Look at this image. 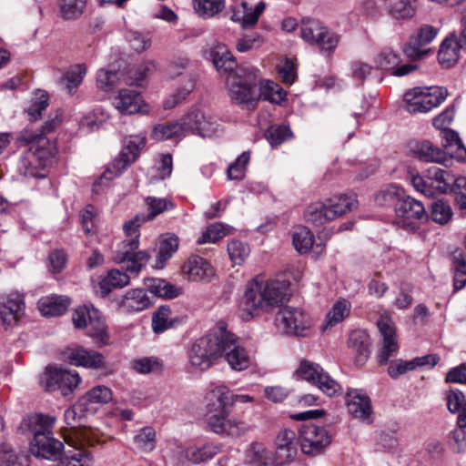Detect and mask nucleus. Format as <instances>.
I'll use <instances>...</instances> for the list:
<instances>
[{
    "instance_id": "obj_1",
    "label": "nucleus",
    "mask_w": 466,
    "mask_h": 466,
    "mask_svg": "<svg viewBox=\"0 0 466 466\" xmlns=\"http://www.w3.org/2000/svg\"><path fill=\"white\" fill-rule=\"evenodd\" d=\"M209 56L218 72L221 76H228L227 86L231 100L248 109H254L261 99L258 69L254 66H238L233 55L223 44L214 46Z\"/></svg>"
},
{
    "instance_id": "obj_2",
    "label": "nucleus",
    "mask_w": 466,
    "mask_h": 466,
    "mask_svg": "<svg viewBox=\"0 0 466 466\" xmlns=\"http://www.w3.org/2000/svg\"><path fill=\"white\" fill-rule=\"evenodd\" d=\"M289 286L279 280L252 281L240 302L241 318L249 320L260 311L269 312L289 300Z\"/></svg>"
},
{
    "instance_id": "obj_3",
    "label": "nucleus",
    "mask_w": 466,
    "mask_h": 466,
    "mask_svg": "<svg viewBox=\"0 0 466 466\" xmlns=\"http://www.w3.org/2000/svg\"><path fill=\"white\" fill-rule=\"evenodd\" d=\"M139 246L138 235L125 240L123 248L116 251L113 258L116 263H127L126 272L118 269H112L100 281L99 286L103 296H106L114 289L123 288L129 284L130 278L127 275L137 274L142 268L147 263L150 255L147 251H137Z\"/></svg>"
},
{
    "instance_id": "obj_4",
    "label": "nucleus",
    "mask_w": 466,
    "mask_h": 466,
    "mask_svg": "<svg viewBox=\"0 0 466 466\" xmlns=\"http://www.w3.org/2000/svg\"><path fill=\"white\" fill-rule=\"evenodd\" d=\"M54 422V418L43 414H34L22 420L20 429L30 431L34 435L31 441L34 456L48 460L60 458L64 444L53 437L51 428Z\"/></svg>"
},
{
    "instance_id": "obj_5",
    "label": "nucleus",
    "mask_w": 466,
    "mask_h": 466,
    "mask_svg": "<svg viewBox=\"0 0 466 466\" xmlns=\"http://www.w3.org/2000/svg\"><path fill=\"white\" fill-rule=\"evenodd\" d=\"M17 142L24 147L29 146V149L19 157L17 162V168L24 176L36 177L37 172L33 164L38 159L52 158L56 154V147L49 139L28 129L19 133Z\"/></svg>"
},
{
    "instance_id": "obj_6",
    "label": "nucleus",
    "mask_w": 466,
    "mask_h": 466,
    "mask_svg": "<svg viewBox=\"0 0 466 466\" xmlns=\"http://www.w3.org/2000/svg\"><path fill=\"white\" fill-rule=\"evenodd\" d=\"M223 327L199 338L192 345L189 353L190 365L199 370H207L221 357L220 342Z\"/></svg>"
},
{
    "instance_id": "obj_7",
    "label": "nucleus",
    "mask_w": 466,
    "mask_h": 466,
    "mask_svg": "<svg viewBox=\"0 0 466 466\" xmlns=\"http://www.w3.org/2000/svg\"><path fill=\"white\" fill-rule=\"evenodd\" d=\"M447 96V89L441 86L414 87L404 94V108L411 114L427 113L440 106Z\"/></svg>"
},
{
    "instance_id": "obj_8",
    "label": "nucleus",
    "mask_w": 466,
    "mask_h": 466,
    "mask_svg": "<svg viewBox=\"0 0 466 466\" xmlns=\"http://www.w3.org/2000/svg\"><path fill=\"white\" fill-rule=\"evenodd\" d=\"M296 375L314 385L329 397L341 393L340 385L317 363L303 360L296 370Z\"/></svg>"
},
{
    "instance_id": "obj_9",
    "label": "nucleus",
    "mask_w": 466,
    "mask_h": 466,
    "mask_svg": "<svg viewBox=\"0 0 466 466\" xmlns=\"http://www.w3.org/2000/svg\"><path fill=\"white\" fill-rule=\"evenodd\" d=\"M77 372L56 367H47L40 379V383L46 391L60 390L64 397H68L80 383Z\"/></svg>"
},
{
    "instance_id": "obj_10",
    "label": "nucleus",
    "mask_w": 466,
    "mask_h": 466,
    "mask_svg": "<svg viewBox=\"0 0 466 466\" xmlns=\"http://www.w3.org/2000/svg\"><path fill=\"white\" fill-rule=\"evenodd\" d=\"M86 413V404L81 399L65 411V421L75 430L76 438L79 441L80 445L94 446L98 442V439L95 431L84 427Z\"/></svg>"
},
{
    "instance_id": "obj_11",
    "label": "nucleus",
    "mask_w": 466,
    "mask_h": 466,
    "mask_svg": "<svg viewBox=\"0 0 466 466\" xmlns=\"http://www.w3.org/2000/svg\"><path fill=\"white\" fill-rule=\"evenodd\" d=\"M275 322L283 332L295 336H305L310 327L309 317L301 309L292 307L280 309Z\"/></svg>"
},
{
    "instance_id": "obj_12",
    "label": "nucleus",
    "mask_w": 466,
    "mask_h": 466,
    "mask_svg": "<svg viewBox=\"0 0 466 466\" xmlns=\"http://www.w3.org/2000/svg\"><path fill=\"white\" fill-rule=\"evenodd\" d=\"M301 451L308 455L321 453L331 442L328 431L315 424H305L299 429Z\"/></svg>"
},
{
    "instance_id": "obj_13",
    "label": "nucleus",
    "mask_w": 466,
    "mask_h": 466,
    "mask_svg": "<svg viewBox=\"0 0 466 466\" xmlns=\"http://www.w3.org/2000/svg\"><path fill=\"white\" fill-rule=\"evenodd\" d=\"M394 209V223L407 230L414 229L417 220L428 218L423 204L410 197L398 198Z\"/></svg>"
},
{
    "instance_id": "obj_14",
    "label": "nucleus",
    "mask_w": 466,
    "mask_h": 466,
    "mask_svg": "<svg viewBox=\"0 0 466 466\" xmlns=\"http://www.w3.org/2000/svg\"><path fill=\"white\" fill-rule=\"evenodd\" d=\"M220 344L221 357L225 356L232 370L241 371L249 367L250 359L246 350L238 344L235 335L225 328Z\"/></svg>"
},
{
    "instance_id": "obj_15",
    "label": "nucleus",
    "mask_w": 466,
    "mask_h": 466,
    "mask_svg": "<svg viewBox=\"0 0 466 466\" xmlns=\"http://www.w3.org/2000/svg\"><path fill=\"white\" fill-rule=\"evenodd\" d=\"M466 50V31H453L441 44L438 62L444 69L454 66L460 58V51Z\"/></svg>"
},
{
    "instance_id": "obj_16",
    "label": "nucleus",
    "mask_w": 466,
    "mask_h": 466,
    "mask_svg": "<svg viewBox=\"0 0 466 466\" xmlns=\"http://www.w3.org/2000/svg\"><path fill=\"white\" fill-rule=\"evenodd\" d=\"M186 131L197 133L201 137H211L218 130L219 124L216 117L206 115L198 108L190 109L183 117Z\"/></svg>"
},
{
    "instance_id": "obj_17",
    "label": "nucleus",
    "mask_w": 466,
    "mask_h": 466,
    "mask_svg": "<svg viewBox=\"0 0 466 466\" xmlns=\"http://www.w3.org/2000/svg\"><path fill=\"white\" fill-rule=\"evenodd\" d=\"M147 206V214H137L132 219L127 221L124 226V231L127 236L135 234L140 226L146 221L154 219L157 216L166 210L173 208V203L167 198H157L155 197H147L146 198Z\"/></svg>"
},
{
    "instance_id": "obj_18",
    "label": "nucleus",
    "mask_w": 466,
    "mask_h": 466,
    "mask_svg": "<svg viewBox=\"0 0 466 466\" xmlns=\"http://www.w3.org/2000/svg\"><path fill=\"white\" fill-rule=\"evenodd\" d=\"M145 144L146 138L144 137L134 136L127 137L124 140V147L119 156L114 159L108 171L119 175L137 160Z\"/></svg>"
},
{
    "instance_id": "obj_19",
    "label": "nucleus",
    "mask_w": 466,
    "mask_h": 466,
    "mask_svg": "<svg viewBox=\"0 0 466 466\" xmlns=\"http://www.w3.org/2000/svg\"><path fill=\"white\" fill-rule=\"evenodd\" d=\"M208 428L217 434L239 437L249 431V426L241 420L229 419L228 411H219L208 417Z\"/></svg>"
},
{
    "instance_id": "obj_20",
    "label": "nucleus",
    "mask_w": 466,
    "mask_h": 466,
    "mask_svg": "<svg viewBox=\"0 0 466 466\" xmlns=\"http://www.w3.org/2000/svg\"><path fill=\"white\" fill-rule=\"evenodd\" d=\"M377 326L383 337V345L378 355V360L380 365H384L398 350L395 328L391 317L386 313L380 315L377 320Z\"/></svg>"
},
{
    "instance_id": "obj_21",
    "label": "nucleus",
    "mask_w": 466,
    "mask_h": 466,
    "mask_svg": "<svg viewBox=\"0 0 466 466\" xmlns=\"http://www.w3.org/2000/svg\"><path fill=\"white\" fill-rule=\"evenodd\" d=\"M437 35V31H417L404 46L403 52L410 60H420L431 52L429 45Z\"/></svg>"
},
{
    "instance_id": "obj_22",
    "label": "nucleus",
    "mask_w": 466,
    "mask_h": 466,
    "mask_svg": "<svg viewBox=\"0 0 466 466\" xmlns=\"http://www.w3.org/2000/svg\"><path fill=\"white\" fill-rule=\"evenodd\" d=\"M113 106L122 115L148 112L141 95L135 90L121 89L114 98Z\"/></svg>"
},
{
    "instance_id": "obj_23",
    "label": "nucleus",
    "mask_w": 466,
    "mask_h": 466,
    "mask_svg": "<svg viewBox=\"0 0 466 466\" xmlns=\"http://www.w3.org/2000/svg\"><path fill=\"white\" fill-rule=\"evenodd\" d=\"M25 302L19 294L9 296L0 305V319L5 329L12 328L24 317Z\"/></svg>"
},
{
    "instance_id": "obj_24",
    "label": "nucleus",
    "mask_w": 466,
    "mask_h": 466,
    "mask_svg": "<svg viewBox=\"0 0 466 466\" xmlns=\"http://www.w3.org/2000/svg\"><path fill=\"white\" fill-rule=\"evenodd\" d=\"M370 338L368 333L361 329L353 330L348 340V348L354 355V362L358 366L366 363L370 355Z\"/></svg>"
},
{
    "instance_id": "obj_25",
    "label": "nucleus",
    "mask_w": 466,
    "mask_h": 466,
    "mask_svg": "<svg viewBox=\"0 0 466 466\" xmlns=\"http://www.w3.org/2000/svg\"><path fill=\"white\" fill-rule=\"evenodd\" d=\"M349 412L355 418L369 420L371 414L370 398L359 390H350L346 393Z\"/></svg>"
},
{
    "instance_id": "obj_26",
    "label": "nucleus",
    "mask_w": 466,
    "mask_h": 466,
    "mask_svg": "<svg viewBox=\"0 0 466 466\" xmlns=\"http://www.w3.org/2000/svg\"><path fill=\"white\" fill-rule=\"evenodd\" d=\"M183 272L193 281H210L214 276L212 266L203 258L190 257L183 265Z\"/></svg>"
},
{
    "instance_id": "obj_27",
    "label": "nucleus",
    "mask_w": 466,
    "mask_h": 466,
    "mask_svg": "<svg viewBox=\"0 0 466 466\" xmlns=\"http://www.w3.org/2000/svg\"><path fill=\"white\" fill-rule=\"evenodd\" d=\"M265 8L266 4L262 1L258 3L254 8L248 7L247 2H242L240 5L233 6L231 19L243 27L254 26Z\"/></svg>"
},
{
    "instance_id": "obj_28",
    "label": "nucleus",
    "mask_w": 466,
    "mask_h": 466,
    "mask_svg": "<svg viewBox=\"0 0 466 466\" xmlns=\"http://www.w3.org/2000/svg\"><path fill=\"white\" fill-rule=\"evenodd\" d=\"M296 433L291 430H283L277 436V458L280 463L290 461L297 455Z\"/></svg>"
},
{
    "instance_id": "obj_29",
    "label": "nucleus",
    "mask_w": 466,
    "mask_h": 466,
    "mask_svg": "<svg viewBox=\"0 0 466 466\" xmlns=\"http://www.w3.org/2000/svg\"><path fill=\"white\" fill-rule=\"evenodd\" d=\"M410 150L415 157L425 162L443 163L447 159L445 152L428 140L410 143Z\"/></svg>"
},
{
    "instance_id": "obj_30",
    "label": "nucleus",
    "mask_w": 466,
    "mask_h": 466,
    "mask_svg": "<svg viewBox=\"0 0 466 466\" xmlns=\"http://www.w3.org/2000/svg\"><path fill=\"white\" fill-rule=\"evenodd\" d=\"M301 38L311 46H316L321 51H331L339 42L334 31H300Z\"/></svg>"
},
{
    "instance_id": "obj_31",
    "label": "nucleus",
    "mask_w": 466,
    "mask_h": 466,
    "mask_svg": "<svg viewBox=\"0 0 466 466\" xmlns=\"http://www.w3.org/2000/svg\"><path fill=\"white\" fill-rule=\"evenodd\" d=\"M70 362L76 366H82L89 369H102L105 367V357L93 350L78 349L69 355Z\"/></svg>"
},
{
    "instance_id": "obj_32",
    "label": "nucleus",
    "mask_w": 466,
    "mask_h": 466,
    "mask_svg": "<svg viewBox=\"0 0 466 466\" xmlns=\"http://www.w3.org/2000/svg\"><path fill=\"white\" fill-rule=\"evenodd\" d=\"M86 329H87V335L93 338L97 345L104 346L108 344L109 335L107 329L97 309L93 308V312L89 316Z\"/></svg>"
},
{
    "instance_id": "obj_33",
    "label": "nucleus",
    "mask_w": 466,
    "mask_h": 466,
    "mask_svg": "<svg viewBox=\"0 0 466 466\" xmlns=\"http://www.w3.org/2000/svg\"><path fill=\"white\" fill-rule=\"evenodd\" d=\"M119 305L127 312L141 311L151 305V300L144 289H135L127 292Z\"/></svg>"
},
{
    "instance_id": "obj_34",
    "label": "nucleus",
    "mask_w": 466,
    "mask_h": 466,
    "mask_svg": "<svg viewBox=\"0 0 466 466\" xmlns=\"http://www.w3.org/2000/svg\"><path fill=\"white\" fill-rule=\"evenodd\" d=\"M328 212L333 213L334 220L357 208L358 201L354 195H339L327 199Z\"/></svg>"
},
{
    "instance_id": "obj_35",
    "label": "nucleus",
    "mask_w": 466,
    "mask_h": 466,
    "mask_svg": "<svg viewBox=\"0 0 466 466\" xmlns=\"http://www.w3.org/2000/svg\"><path fill=\"white\" fill-rule=\"evenodd\" d=\"M426 177L431 181V186L441 193L451 192V183L454 182V175L445 168L431 167L426 170Z\"/></svg>"
},
{
    "instance_id": "obj_36",
    "label": "nucleus",
    "mask_w": 466,
    "mask_h": 466,
    "mask_svg": "<svg viewBox=\"0 0 466 466\" xmlns=\"http://www.w3.org/2000/svg\"><path fill=\"white\" fill-rule=\"evenodd\" d=\"M390 15L397 20H407L416 13L417 0H381Z\"/></svg>"
},
{
    "instance_id": "obj_37",
    "label": "nucleus",
    "mask_w": 466,
    "mask_h": 466,
    "mask_svg": "<svg viewBox=\"0 0 466 466\" xmlns=\"http://www.w3.org/2000/svg\"><path fill=\"white\" fill-rule=\"evenodd\" d=\"M70 299L64 296L44 297L38 301V309L44 316L55 317L63 314L69 306Z\"/></svg>"
},
{
    "instance_id": "obj_38",
    "label": "nucleus",
    "mask_w": 466,
    "mask_h": 466,
    "mask_svg": "<svg viewBox=\"0 0 466 466\" xmlns=\"http://www.w3.org/2000/svg\"><path fill=\"white\" fill-rule=\"evenodd\" d=\"M87 0H58V16L66 21H75L82 16Z\"/></svg>"
},
{
    "instance_id": "obj_39",
    "label": "nucleus",
    "mask_w": 466,
    "mask_h": 466,
    "mask_svg": "<svg viewBox=\"0 0 466 466\" xmlns=\"http://www.w3.org/2000/svg\"><path fill=\"white\" fill-rule=\"evenodd\" d=\"M333 213L328 212L325 202H315L309 205L304 212L306 222L313 226H321L325 223L332 221L330 217Z\"/></svg>"
},
{
    "instance_id": "obj_40",
    "label": "nucleus",
    "mask_w": 466,
    "mask_h": 466,
    "mask_svg": "<svg viewBox=\"0 0 466 466\" xmlns=\"http://www.w3.org/2000/svg\"><path fill=\"white\" fill-rule=\"evenodd\" d=\"M146 285L152 294L164 299H174L181 293L180 289L162 279H147Z\"/></svg>"
},
{
    "instance_id": "obj_41",
    "label": "nucleus",
    "mask_w": 466,
    "mask_h": 466,
    "mask_svg": "<svg viewBox=\"0 0 466 466\" xmlns=\"http://www.w3.org/2000/svg\"><path fill=\"white\" fill-rule=\"evenodd\" d=\"M187 134L183 120L180 122H171L160 124L154 127L152 137L157 140H166L174 137H179Z\"/></svg>"
},
{
    "instance_id": "obj_42",
    "label": "nucleus",
    "mask_w": 466,
    "mask_h": 466,
    "mask_svg": "<svg viewBox=\"0 0 466 466\" xmlns=\"http://www.w3.org/2000/svg\"><path fill=\"white\" fill-rule=\"evenodd\" d=\"M258 91L261 92V99L276 104L283 101L287 95L279 84L269 80H262L259 76Z\"/></svg>"
},
{
    "instance_id": "obj_43",
    "label": "nucleus",
    "mask_w": 466,
    "mask_h": 466,
    "mask_svg": "<svg viewBox=\"0 0 466 466\" xmlns=\"http://www.w3.org/2000/svg\"><path fill=\"white\" fill-rule=\"evenodd\" d=\"M219 445L208 443L200 448L191 447L186 450L185 457L193 463L204 462L220 452Z\"/></svg>"
},
{
    "instance_id": "obj_44",
    "label": "nucleus",
    "mask_w": 466,
    "mask_h": 466,
    "mask_svg": "<svg viewBox=\"0 0 466 466\" xmlns=\"http://www.w3.org/2000/svg\"><path fill=\"white\" fill-rule=\"evenodd\" d=\"M125 76L119 69H100L96 76L97 87L106 92L111 91Z\"/></svg>"
},
{
    "instance_id": "obj_45",
    "label": "nucleus",
    "mask_w": 466,
    "mask_h": 466,
    "mask_svg": "<svg viewBox=\"0 0 466 466\" xmlns=\"http://www.w3.org/2000/svg\"><path fill=\"white\" fill-rule=\"evenodd\" d=\"M451 259L454 270V289L460 290L466 286V258L461 250H455Z\"/></svg>"
},
{
    "instance_id": "obj_46",
    "label": "nucleus",
    "mask_w": 466,
    "mask_h": 466,
    "mask_svg": "<svg viewBox=\"0 0 466 466\" xmlns=\"http://www.w3.org/2000/svg\"><path fill=\"white\" fill-rule=\"evenodd\" d=\"M196 13L204 18H210L222 12L225 0H194Z\"/></svg>"
},
{
    "instance_id": "obj_47",
    "label": "nucleus",
    "mask_w": 466,
    "mask_h": 466,
    "mask_svg": "<svg viewBox=\"0 0 466 466\" xmlns=\"http://www.w3.org/2000/svg\"><path fill=\"white\" fill-rule=\"evenodd\" d=\"M178 248V238L170 236L164 238L159 245L158 254L156 260V268H162L166 262L172 257Z\"/></svg>"
},
{
    "instance_id": "obj_48",
    "label": "nucleus",
    "mask_w": 466,
    "mask_h": 466,
    "mask_svg": "<svg viewBox=\"0 0 466 466\" xmlns=\"http://www.w3.org/2000/svg\"><path fill=\"white\" fill-rule=\"evenodd\" d=\"M194 86L195 80L191 75L186 76L185 84L182 86H179L174 94L165 99L163 106L166 109H171L175 107L177 105L180 104L187 98V96L193 90Z\"/></svg>"
},
{
    "instance_id": "obj_49",
    "label": "nucleus",
    "mask_w": 466,
    "mask_h": 466,
    "mask_svg": "<svg viewBox=\"0 0 466 466\" xmlns=\"http://www.w3.org/2000/svg\"><path fill=\"white\" fill-rule=\"evenodd\" d=\"M194 86L195 80L191 75L186 76L185 84L182 86H179L174 94L165 99L163 106L166 109H171L175 107L177 105L180 104L187 98V96L193 90Z\"/></svg>"
},
{
    "instance_id": "obj_50",
    "label": "nucleus",
    "mask_w": 466,
    "mask_h": 466,
    "mask_svg": "<svg viewBox=\"0 0 466 466\" xmlns=\"http://www.w3.org/2000/svg\"><path fill=\"white\" fill-rule=\"evenodd\" d=\"M194 86L195 80L191 75L186 76L185 84L182 86H179L174 94L165 99L163 106L166 109H171L175 107L177 105L180 104L187 98V96L193 90Z\"/></svg>"
},
{
    "instance_id": "obj_51",
    "label": "nucleus",
    "mask_w": 466,
    "mask_h": 466,
    "mask_svg": "<svg viewBox=\"0 0 466 466\" xmlns=\"http://www.w3.org/2000/svg\"><path fill=\"white\" fill-rule=\"evenodd\" d=\"M171 309L168 306H161L152 316V328L154 332L162 333L172 328L175 320L170 319Z\"/></svg>"
},
{
    "instance_id": "obj_52",
    "label": "nucleus",
    "mask_w": 466,
    "mask_h": 466,
    "mask_svg": "<svg viewBox=\"0 0 466 466\" xmlns=\"http://www.w3.org/2000/svg\"><path fill=\"white\" fill-rule=\"evenodd\" d=\"M264 42V36L257 31H247L238 37L236 44V49L242 53L248 52L259 48Z\"/></svg>"
},
{
    "instance_id": "obj_53",
    "label": "nucleus",
    "mask_w": 466,
    "mask_h": 466,
    "mask_svg": "<svg viewBox=\"0 0 466 466\" xmlns=\"http://www.w3.org/2000/svg\"><path fill=\"white\" fill-rule=\"evenodd\" d=\"M295 58L285 56L276 69L283 83L292 85L298 77V65Z\"/></svg>"
},
{
    "instance_id": "obj_54",
    "label": "nucleus",
    "mask_w": 466,
    "mask_h": 466,
    "mask_svg": "<svg viewBox=\"0 0 466 466\" xmlns=\"http://www.w3.org/2000/svg\"><path fill=\"white\" fill-rule=\"evenodd\" d=\"M350 311V304L345 300H339L334 304L330 311L327 315L326 324L322 329L325 330L329 327H333L341 322L346 317L349 316Z\"/></svg>"
},
{
    "instance_id": "obj_55",
    "label": "nucleus",
    "mask_w": 466,
    "mask_h": 466,
    "mask_svg": "<svg viewBox=\"0 0 466 466\" xmlns=\"http://www.w3.org/2000/svg\"><path fill=\"white\" fill-rule=\"evenodd\" d=\"M427 216L432 221L443 225L451 220L452 217V211L451 207L446 202L438 200L431 205L430 213Z\"/></svg>"
},
{
    "instance_id": "obj_56",
    "label": "nucleus",
    "mask_w": 466,
    "mask_h": 466,
    "mask_svg": "<svg viewBox=\"0 0 466 466\" xmlns=\"http://www.w3.org/2000/svg\"><path fill=\"white\" fill-rule=\"evenodd\" d=\"M130 47L136 52H143L151 45V35L148 31H127L126 35Z\"/></svg>"
},
{
    "instance_id": "obj_57",
    "label": "nucleus",
    "mask_w": 466,
    "mask_h": 466,
    "mask_svg": "<svg viewBox=\"0 0 466 466\" xmlns=\"http://www.w3.org/2000/svg\"><path fill=\"white\" fill-rule=\"evenodd\" d=\"M111 390L104 385H98L88 390L82 400L86 403L106 404L112 400Z\"/></svg>"
},
{
    "instance_id": "obj_58",
    "label": "nucleus",
    "mask_w": 466,
    "mask_h": 466,
    "mask_svg": "<svg viewBox=\"0 0 466 466\" xmlns=\"http://www.w3.org/2000/svg\"><path fill=\"white\" fill-rule=\"evenodd\" d=\"M313 242V234L305 227L298 228L293 234V245L299 253L308 252L312 248Z\"/></svg>"
},
{
    "instance_id": "obj_59",
    "label": "nucleus",
    "mask_w": 466,
    "mask_h": 466,
    "mask_svg": "<svg viewBox=\"0 0 466 466\" xmlns=\"http://www.w3.org/2000/svg\"><path fill=\"white\" fill-rule=\"evenodd\" d=\"M248 462L254 466H267L271 461L270 453L258 443H254L248 451Z\"/></svg>"
},
{
    "instance_id": "obj_60",
    "label": "nucleus",
    "mask_w": 466,
    "mask_h": 466,
    "mask_svg": "<svg viewBox=\"0 0 466 466\" xmlns=\"http://www.w3.org/2000/svg\"><path fill=\"white\" fill-rule=\"evenodd\" d=\"M155 437L156 432L153 428L145 427L134 436V443L138 450L150 451L155 447Z\"/></svg>"
},
{
    "instance_id": "obj_61",
    "label": "nucleus",
    "mask_w": 466,
    "mask_h": 466,
    "mask_svg": "<svg viewBox=\"0 0 466 466\" xmlns=\"http://www.w3.org/2000/svg\"><path fill=\"white\" fill-rule=\"evenodd\" d=\"M250 159L249 152H243L234 163H232L228 170L227 175L230 180H241L245 177L246 167Z\"/></svg>"
},
{
    "instance_id": "obj_62",
    "label": "nucleus",
    "mask_w": 466,
    "mask_h": 466,
    "mask_svg": "<svg viewBox=\"0 0 466 466\" xmlns=\"http://www.w3.org/2000/svg\"><path fill=\"white\" fill-rule=\"evenodd\" d=\"M266 138L272 146H278L292 137V132L288 126H271L266 131Z\"/></svg>"
},
{
    "instance_id": "obj_63",
    "label": "nucleus",
    "mask_w": 466,
    "mask_h": 466,
    "mask_svg": "<svg viewBox=\"0 0 466 466\" xmlns=\"http://www.w3.org/2000/svg\"><path fill=\"white\" fill-rule=\"evenodd\" d=\"M72 446L76 447V451L74 453L70 455H66L61 460L62 466H89L91 462V457L87 452L83 451L80 448L76 447L75 442L72 443Z\"/></svg>"
},
{
    "instance_id": "obj_64",
    "label": "nucleus",
    "mask_w": 466,
    "mask_h": 466,
    "mask_svg": "<svg viewBox=\"0 0 466 466\" xmlns=\"http://www.w3.org/2000/svg\"><path fill=\"white\" fill-rule=\"evenodd\" d=\"M228 252L234 264L241 265L248 256L249 248L245 243L239 240H233L228 244Z\"/></svg>"
}]
</instances>
